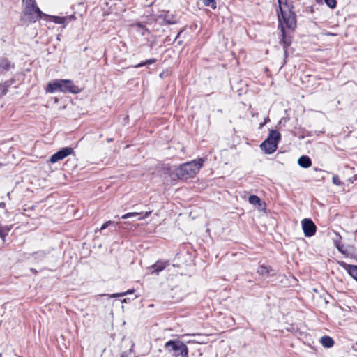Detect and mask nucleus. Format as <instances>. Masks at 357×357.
Returning a JSON list of instances; mask_svg holds the SVG:
<instances>
[{
	"label": "nucleus",
	"mask_w": 357,
	"mask_h": 357,
	"mask_svg": "<svg viewBox=\"0 0 357 357\" xmlns=\"http://www.w3.org/2000/svg\"><path fill=\"white\" fill-rule=\"evenodd\" d=\"M57 91L77 94L81 92V89L75 85L70 79H55L50 82L47 85L46 92L54 93Z\"/></svg>",
	"instance_id": "20e7f679"
},
{
	"label": "nucleus",
	"mask_w": 357,
	"mask_h": 357,
	"mask_svg": "<svg viewBox=\"0 0 357 357\" xmlns=\"http://www.w3.org/2000/svg\"><path fill=\"white\" fill-rule=\"evenodd\" d=\"M22 257L23 259L29 260V259H31V253L24 252V253H22Z\"/></svg>",
	"instance_id": "2f4dec72"
},
{
	"label": "nucleus",
	"mask_w": 357,
	"mask_h": 357,
	"mask_svg": "<svg viewBox=\"0 0 357 357\" xmlns=\"http://www.w3.org/2000/svg\"><path fill=\"white\" fill-rule=\"evenodd\" d=\"M163 21L167 24H175L177 23V20L172 15H165L163 16Z\"/></svg>",
	"instance_id": "4be33fe9"
},
{
	"label": "nucleus",
	"mask_w": 357,
	"mask_h": 357,
	"mask_svg": "<svg viewBox=\"0 0 357 357\" xmlns=\"http://www.w3.org/2000/svg\"><path fill=\"white\" fill-rule=\"evenodd\" d=\"M169 266V261L160 259L151 266L148 267V270L151 274L158 275L161 271L165 270Z\"/></svg>",
	"instance_id": "1a4fd4ad"
},
{
	"label": "nucleus",
	"mask_w": 357,
	"mask_h": 357,
	"mask_svg": "<svg viewBox=\"0 0 357 357\" xmlns=\"http://www.w3.org/2000/svg\"><path fill=\"white\" fill-rule=\"evenodd\" d=\"M289 121V118L282 117L276 126V129H268V134H280L279 130L282 128V126H285V123Z\"/></svg>",
	"instance_id": "a211bd4d"
},
{
	"label": "nucleus",
	"mask_w": 357,
	"mask_h": 357,
	"mask_svg": "<svg viewBox=\"0 0 357 357\" xmlns=\"http://www.w3.org/2000/svg\"><path fill=\"white\" fill-rule=\"evenodd\" d=\"M305 135H301V137H300V138H301V139H303V138L305 137Z\"/></svg>",
	"instance_id": "37998d69"
},
{
	"label": "nucleus",
	"mask_w": 357,
	"mask_h": 357,
	"mask_svg": "<svg viewBox=\"0 0 357 357\" xmlns=\"http://www.w3.org/2000/svg\"><path fill=\"white\" fill-rule=\"evenodd\" d=\"M204 162L203 158H198L183 163L175 169V174L178 179L181 180H187L189 178H192L202 167Z\"/></svg>",
	"instance_id": "7ed1b4c3"
},
{
	"label": "nucleus",
	"mask_w": 357,
	"mask_h": 357,
	"mask_svg": "<svg viewBox=\"0 0 357 357\" xmlns=\"http://www.w3.org/2000/svg\"><path fill=\"white\" fill-rule=\"evenodd\" d=\"M112 141H113V139H112V138H108V139H107V142H112Z\"/></svg>",
	"instance_id": "ea45409f"
},
{
	"label": "nucleus",
	"mask_w": 357,
	"mask_h": 357,
	"mask_svg": "<svg viewBox=\"0 0 357 357\" xmlns=\"http://www.w3.org/2000/svg\"><path fill=\"white\" fill-rule=\"evenodd\" d=\"M135 26L137 28L138 31H141L142 36H146L150 33V31L148 28L142 22H137Z\"/></svg>",
	"instance_id": "6ab92c4d"
},
{
	"label": "nucleus",
	"mask_w": 357,
	"mask_h": 357,
	"mask_svg": "<svg viewBox=\"0 0 357 357\" xmlns=\"http://www.w3.org/2000/svg\"><path fill=\"white\" fill-rule=\"evenodd\" d=\"M134 292H135V289H128V291H126L125 292L113 294L111 295V298L122 297V296H124L128 294H131Z\"/></svg>",
	"instance_id": "393cba45"
},
{
	"label": "nucleus",
	"mask_w": 357,
	"mask_h": 357,
	"mask_svg": "<svg viewBox=\"0 0 357 357\" xmlns=\"http://www.w3.org/2000/svg\"><path fill=\"white\" fill-rule=\"evenodd\" d=\"M151 211L145 212L142 216L138 218V220H144V219L148 218L151 215Z\"/></svg>",
	"instance_id": "7c9ffc66"
},
{
	"label": "nucleus",
	"mask_w": 357,
	"mask_h": 357,
	"mask_svg": "<svg viewBox=\"0 0 357 357\" xmlns=\"http://www.w3.org/2000/svg\"><path fill=\"white\" fill-rule=\"evenodd\" d=\"M122 303H127V298H124V299L122 301Z\"/></svg>",
	"instance_id": "79ce46f5"
},
{
	"label": "nucleus",
	"mask_w": 357,
	"mask_h": 357,
	"mask_svg": "<svg viewBox=\"0 0 357 357\" xmlns=\"http://www.w3.org/2000/svg\"><path fill=\"white\" fill-rule=\"evenodd\" d=\"M3 165L1 163H0V167H1Z\"/></svg>",
	"instance_id": "c03bdc74"
},
{
	"label": "nucleus",
	"mask_w": 357,
	"mask_h": 357,
	"mask_svg": "<svg viewBox=\"0 0 357 357\" xmlns=\"http://www.w3.org/2000/svg\"><path fill=\"white\" fill-rule=\"evenodd\" d=\"M44 16L47 17H50V21L54 22L55 24H62L65 23V22H66V18L64 17L47 15L46 14H45Z\"/></svg>",
	"instance_id": "aec40b11"
},
{
	"label": "nucleus",
	"mask_w": 357,
	"mask_h": 357,
	"mask_svg": "<svg viewBox=\"0 0 357 357\" xmlns=\"http://www.w3.org/2000/svg\"><path fill=\"white\" fill-rule=\"evenodd\" d=\"M183 31H184V29L180 30V31L177 33L176 38H174L173 43H176L177 41L178 38L181 36V35L182 34Z\"/></svg>",
	"instance_id": "f704fd0d"
},
{
	"label": "nucleus",
	"mask_w": 357,
	"mask_h": 357,
	"mask_svg": "<svg viewBox=\"0 0 357 357\" xmlns=\"http://www.w3.org/2000/svg\"><path fill=\"white\" fill-rule=\"evenodd\" d=\"M22 3L24 8L20 19L22 25L35 23L44 16L45 14L37 6L36 0H22Z\"/></svg>",
	"instance_id": "f03ea898"
},
{
	"label": "nucleus",
	"mask_w": 357,
	"mask_h": 357,
	"mask_svg": "<svg viewBox=\"0 0 357 357\" xmlns=\"http://www.w3.org/2000/svg\"><path fill=\"white\" fill-rule=\"evenodd\" d=\"M15 63L10 61L8 58L0 57V74L6 73L11 69L15 68Z\"/></svg>",
	"instance_id": "9d476101"
},
{
	"label": "nucleus",
	"mask_w": 357,
	"mask_h": 357,
	"mask_svg": "<svg viewBox=\"0 0 357 357\" xmlns=\"http://www.w3.org/2000/svg\"><path fill=\"white\" fill-rule=\"evenodd\" d=\"M142 213H139V212H130V213H127L124 215H123L121 216V219H128V218H132V217H135L138 215H140Z\"/></svg>",
	"instance_id": "bb28decb"
},
{
	"label": "nucleus",
	"mask_w": 357,
	"mask_h": 357,
	"mask_svg": "<svg viewBox=\"0 0 357 357\" xmlns=\"http://www.w3.org/2000/svg\"><path fill=\"white\" fill-rule=\"evenodd\" d=\"M270 119L267 116V117H265L264 119V121L260 123H259V128H262L265 124L267 123L268 121H269Z\"/></svg>",
	"instance_id": "473e14b6"
},
{
	"label": "nucleus",
	"mask_w": 357,
	"mask_h": 357,
	"mask_svg": "<svg viewBox=\"0 0 357 357\" xmlns=\"http://www.w3.org/2000/svg\"><path fill=\"white\" fill-rule=\"evenodd\" d=\"M357 181V174H354L352 177L348 179V181L353 183L354 181Z\"/></svg>",
	"instance_id": "72a5a7b5"
},
{
	"label": "nucleus",
	"mask_w": 357,
	"mask_h": 357,
	"mask_svg": "<svg viewBox=\"0 0 357 357\" xmlns=\"http://www.w3.org/2000/svg\"><path fill=\"white\" fill-rule=\"evenodd\" d=\"M335 237L333 238L334 246L342 254H347V250L344 248V245L341 242L342 237L339 233H335Z\"/></svg>",
	"instance_id": "4468645a"
},
{
	"label": "nucleus",
	"mask_w": 357,
	"mask_h": 357,
	"mask_svg": "<svg viewBox=\"0 0 357 357\" xmlns=\"http://www.w3.org/2000/svg\"><path fill=\"white\" fill-rule=\"evenodd\" d=\"M273 272H274V270L271 266L264 264L260 265L257 271V273L263 277L273 276L275 275V273Z\"/></svg>",
	"instance_id": "f8f14e48"
},
{
	"label": "nucleus",
	"mask_w": 357,
	"mask_h": 357,
	"mask_svg": "<svg viewBox=\"0 0 357 357\" xmlns=\"http://www.w3.org/2000/svg\"><path fill=\"white\" fill-rule=\"evenodd\" d=\"M169 41H171V38H170V37H169V36L166 37V38H165V42L168 43V42H169Z\"/></svg>",
	"instance_id": "4c0bfd02"
},
{
	"label": "nucleus",
	"mask_w": 357,
	"mask_h": 357,
	"mask_svg": "<svg viewBox=\"0 0 357 357\" xmlns=\"http://www.w3.org/2000/svg\"><path fill=\"white\" fill-rule=\"evenodd\" d=\"M112 223V221H107L105 222V223H103L102 225V226L100 227V230H104L106 228H107L109 227V225H110Z\"/></svg>",
	"instance_id": "c756f323"
},
{
	"label": "nucleus",
	"mask_w": 357,
	"mask_h": 357,
	"mask_svg": "<svg viewBox=\"0 0 357 357\" xmlns=\"http://www.w3.org/2000/svg\"><path fill=\"white\" fill-rule=\"evenodd\" d=\"M165 349L174 351L175 357H188V348L186 344L179 340H170L165 344Z\"/></svg>",
	"instance_id": "39448f33"
},
{
	"label": "nucleus",
	"mask_w": 357,
	"mask_h": 357,
	"mask_svg": "<svg viewBox=\"0 0 357 357\" xmlns=\"http://www.w3.org/2000/svg\"><path fill=\"white\" fill-rule=\"evenodd\" d=\"M203 3L206 6H209L213 9L216 8L215 0H203Z\"/></svg>",
	"instance_id": "a878e982"
},
{
	"label": "nucleus",
	"mask_w": 357,
	"mask_h": 357,
	"mask_svg": "<svg viewBox=\"0 0 357 357\" xmlns=\"http://www.w3.org/2000/svg\"><path fill=\"white\" fill-rule=\"evenodd\" d=\"M356 139H357V137H356Z\"/></svg>",
	"instance_id": "a18cd8bd"
},
{
	"label": "nucleus",
	"mask_w": 357,
	"mask_h": 357,
	"mask_svg": "<svg viewBox=\"0 0 357 357\" xmlns=\"http://www.w3.org/2000/svg\"><path fill=\"white\" fill-rule=\"evenodd\" d=\"M332 182L334 185L337 186H340L342 185V181H340L339 176L337 175H334L332 178Z\"/></svg>",
	"instance_id": "c85d7f7f"
},
{
	"label": "nucleus",
	"mask_w": 357,
	"mask_h": 357,
	"mask_svg": "<svg viewBox=\"0 0 357 357\" xmlns=\"http://www.w3.org/2000/svg\"><path fill=\"white\" fill-rule=\"evenodd\" d=\"M176 43H177V45H181L183 44V40H177Z\"/></svg>",
	"instance_id": "58836bf2"
},
{
	"label": "nucleus",
	"mask_w": 357,
	"mask_h": 357,
	"mask_svg": "<svg viewBox=\"0 0 357 357\" xmlns=\"http://www.w3.org/2000/svg\"><path fill=\"white\" fill-rule=\"evenodd\" d=\"M320 342L324 347L327 349L331 348L335 344L333 339L328 335H324L321 337L320 339Z\"/></svg>",
	"instance_id": "f3484780"
},
{
	"label": "nucleus",
	"mask_w": 357,
	"mask_h": 357,
	"mask_svg": "<svg viewBox=\"0 0 357 357\" xmlns=\"http://www.w3.org/2000/svg\"><path fill=\"white\" fill-rule=\"evenodd\" d=\"M121 357H127V355L124 353H123L121 356Z\"/></svg>",
	"instance_id": "a19ab883"
},
{
	"label": "nucleus",
	"mask_w": 357,
	"mask_h": 357,
	"mask_svg": "<svg viewBox=\"0 0 357 357\" xmlns=\"http://www.w3.org/2000/svg\"><path fill=\"white\" fill-rule=\"evenodd\" d=\"M10 228L8 227H0V237L4 241L5 238L8 236Z\"/></svg>",
	"instance_id": "b1692460"
},
{
	"label": "nucleus",
	"mask_w": 357,
	"mask_h": 357,
	"mask_svg": "<svg viewBox=\"0 0 357 357\" xmlns=\"http://www.w3.org/2000/svg\"><path fill=\"white\" fill-rule=\"evenodd\" d=\"M72 154L75 155V151H74L73 148L70 147V146H66V147L61 149L60 150H59L58 151L54 153V154H52L51 155L49 161L52 164L56 163L58 161H60V160L64 159L65 158H66L67 156L72 155Z\"/></svg>",
	"instance_id": "0eeeda50"
},
{
	"label": "nucleus",
	"mask_w": 357,
	"mask_h": 357,
	"mask_svg": "<svg viewBox=\"0 0 357 357\" xmlns=\"http://www.w3.org/2000/svg\"><path fill=\"white\" fill-rule=\"evenodd\" d=\"M282 135H268V137L260 144V149L266 154H272L278 149V144Z\"/></svg>",
	"instance_id": "423d86ee"
},
{
	"label": "nucleus",
	"mask_w": 357,
	"mask_h": 357,
	"mask_svg": "<svg viewBox=\"0 0 357 357\" xmlns=\"http://www.w3.org/2000/svg\"><path fill=\"white\" fill-rule=\"evenodd\" d=\"M30 271L31 273H33L34 275H36L38 273V271L36 269H35L34 268H31Z\"/></svg>",
	"instance_id": "c9c22d12"
},
{
	"label": "nucleus",
	"mask_w": 357,
	"mask_h": 357,
	"mask_svg": "<svg viewBox=\"0 0 357 357\" xmlns=\"http://www.w3.org/2000/svg\"><path fill=\"white\" fill-rule=\"evenodd\" d=\"M248 202L250 204L260 206L261 205V199L255 195H251L248 197Z\"/></svg>",
	"instance_id": "412c9836"
},
{
	"label": "nucleus",
	"mask_w": 357,
	"mask_h": 357,
	"mask_svg": "<svg viewBox=\"0 0 357 357\" xmlns=\"http://www.w3.org/2000/svg\"><path fill=\"white\" fill-rule=\"evenodd\" d=\"M50 253V250H40L31 253L32 262L39 264L42 262L46 256Z\"/></svg>",
	"instance_id": "9b49d317"
},
{
	"label": "nucleus",
	"mask_w": 357,
	"mask_h": 357,
	"mask_svg": "<svg viewBox=\"0 0 357 357\" xmlns=\"http://www.w3.org/2000/svg\"><path fill=\"white\" fill-rule=\"evenodd\" d=\"M298 164L301 167L306 169L312 165V160L309 156L303 155L298 158Z\"/></svg>",
	"instance_id": "dca6fc26"
},
{
	"label": "nucleus",
	"mask_w": 357,
	"mask_h": 357,
	"mask_svg": "<svg viewBox=\"0 0 357 357\" xmlns=\"http://www.w3.org/2000/svg\"><path fill=\"white\" fill-rule=\"evenodd\" d=\"M341 266L347 271L348 274L357 282V265L342 262Z\"/></svg>",
	"instance_id": "ddd939ff"
},
{
	"label": "nucleus",
	"mask_w": 357,
	"mask_h": 357,
	"mask_svg": "<svg viewBox=\"0 0 357 357\" xmlns=\"http://www.w3.org/2000/svg\"><path fill=\"white\" fill-rule=\"evenodd\" d=\"M14 83H15V79L11 78L0 84V97L5 96L8 93L9 87Z\"/></svg>",
	"instance_id": "2eb2a0df"
},
{
	"label": "nucleus",
	"mask_w": 357,
	"mask_h": 357,
	"mask_svg": "<svg viewBox=\"0 0 357 357\" xmlns=\"http://www.w3.org/2000/svg\"><path fill=\"white\" fill-rule=\"evenodd\" d=\"M324 1L330 8H335L336 7V0H324Z\"/></svg>",
	"instance_id": "cd10ccee"
},
{
	"label": "nucleus",
	"mask_w": 357,
	"mask_h": 357,
	"mask_svg": "<svg viewBox=\"0 0 357 357\" xmlns=\"http://www.w3.org/2000/svg\"><path fill=\"white\" fill-rule=\"evenodd\" d=\"M156 59H146V61H142L137 65H135L134 67L136 68H141L142 66H147V65H150V64H153L154 63L156 62Z\"/></svg>",
	"instance_id": "5701e85b"
},
{
	"label": "nucleus",
	"mask_w": 357,
	"mask_h": 357,
	"mask_svg": "<svg viewBox=\"0 0 357 357\" xmlns=\"http://www.w3.org/2000/svg\"><path fill=\"white\" fill-rule=\"evenodd\" d=\"M280 13L278 17V29L281 31L280 43L283 45L284 55L287 56V47L292 41L291 34L294 32L296 26V15L293 10L294 6L287 3V0H278Z\"/></svg>",
	"instance_id": "f257e3e1"
},
{
	"label": "nucleus",
	"mask_w": 357,
	"mask_h": 357,
	"mask_svg": "<svg viewBox=\"0 0 357 357\" xmlns=\"http://www.w3.org/2000/svg\"><path fill=\"white\" fill-rule=\"evenodd\" d=\"M0 208H6V203L3 202H0Z\"/></svg>",
	"instance_id": "e433bc0d"
},
{
	"label": "nucleus",
	"mask_w": 357,
	"mask_h": 357,
	"mask_svg": "<svg viewBox=\"0 0 357 357\" xmlns=\"http://www.w3.org/2000/svg\"><path fill=\"white\" fill-rule=\"evenodd\" d=\"M301 225L305 237H311L315 234L317 226L310 218H304Z\"/></svg>",
	"instance_id": "6e6552de"
}]
</instances>
